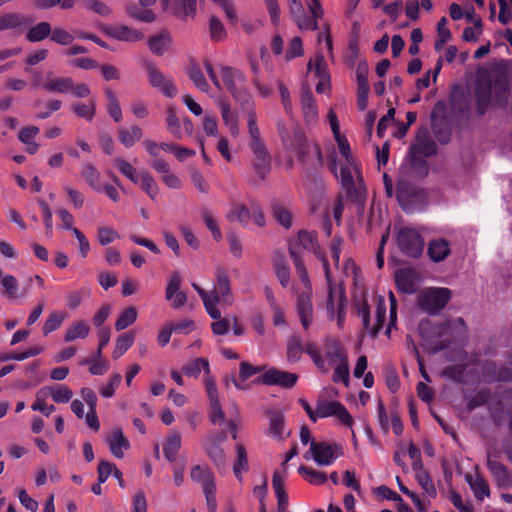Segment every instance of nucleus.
I'll use <instances>...</instances> for the list:
<instances>
[{
	"label": "nucleus",
	"instance_id": "f257e3e1",
	"mask_svg": "<svg viewBox=\"0 0 512 512\" xmlns=\"http://www.w3.org/2000/svg\"><path fill=\"white\" fill-rule=\"evenodd\" d=\"M334 138L337 142L339 152L345 160V163L341 165L340 174L338 175L336 156L335 153L332 152L328 156L330 171L340 179L341 185L345 189L348 196L355 198V200H360L363 198L365 189L362 185V177L352 156L348 140L341 134L334 136Z\"/></svg>",
	"mask_w": 512,
	"mask_h": 512
},
{
	"label": "nucleus",
	"instance_id": "f03ea898",
	"mask_svg": "<svg viewBox=\"0 0 512 512\" xmlns=\"http://www.w3.org/2000/svg\"><path fill=\"white\" fill-rule=\"evenodd\" d=\"M509 83L504 76L479 77L475 84L474 99L477 113L484 115L491 106L504 107L508 103Z\"/></svg>",
	"mask_w": 512,
	"mask_h": 512
},
{
	"label": "nucleus",
	"instance_id": "7ed1b4c3",
	"mask_svg": "<svg viewBox=\"0 0 512 512\" xmlns=\"http://www.w3.org/2000/svg\"><path fill=\"white\" fill-rule=\"evenodd\" d=\"M289 254L294 262L298 277L304 286V290L297 296L296 308L301 324L307 330L313 321L312 286L308 271L295 245H289Z\"/></svg>",
	"mask_w": 512,
	"mask_h": 512
},
{
	"label": "nucleus",
	"instance_id": "20e7f679",
	"mask_svg": "<svg viewBox=\"0 0 512 512\" xmlns=\"http://www.w3.org/2000/svg\"><path fill=\"white\" fill-rule=\"evenodd\" d=\"M277 130L284 148L296 152L300 162H306L308 155L313 152L319 164L323 165L324 160L319 145L309 142L301 130L295 128L290 135L282 122L277 123Z\"/></svg>",
	"mask_w": 512,
	"mask_h": 512
},
{
	"label": "nucleus",
	"instance_id": "39448f33",
	"mask_svg": "<svg viewBox=\"0 0 512 512\" xmlns=\"http://www.w3.org/2000/svg\"><path fill=\"white\" fill-rule=\"evenodd\" d=\"M323 348L324 356L321 355L317 344L313 342L306 344V353L311 357L315 366L323 373L329 371V365L332 366L348 359L345 348L336 338H326Z\"/></svg>",
	"mask_w": 512,
	"mask_h": 512
},
{
	"label": "nucleus",
	"instance_id": "423d86ee",
	"mask_svg": "<svg viewBox=\"0 0 512 512\" xmlns=\"http://www.w3.org/2000/svg\"><path fill=\"white\" fill-rule=\"evenodd\" d=\"M397 247L400 252L410 258H418L422 255L425 242L422 235L413 228L402 227L396 235Z\"/></svg>",
	"mask_w": 512,
	"mask_h": 512
},
{
	"label": "nucleus",
	"instance_id": "0eeeda50",
	"mask_svg": "<svg viewBox=\"0 0 512 512\" xmlns=\"http://www.w3.org/2000/svg\"><path fill=\"white\" fill-rule=\"evenodd\" d=\"M190 477L202 486L209 512H215L217 509L216 485L212 471L206 466L196 465L191 469Z\"/></svg>",
	"mask_w": 512,
	"mask_h": 512
},
{
	"label": "nucleus",
	"instance_id": "6e6552de",
	"mask_svg": "<svg viewBox=\"0 0 512 512\" xmlns=\"http://www.w3.org/2000/svg\"><path fill=\"white\" fill-rule=\"evenodd\" d=\"M451 298V291L447 288H431L418 295L419 307L429 314H436L444 308Z\"/></svg>",
	"mask_w": 512,
	"mask_h": 512
},
{
	"label": "nucleus",
	"instance_id": "1a4fd4ad",
	"mask_svg": "<svg viewBox=\"0 0 512 512\" xmlns=\"http://www.w3.org/2000/svg\"><path fill=\"white\" fill-rule=\"evenodd\" d=\"M342 454V447L339 444L312 440L310 449L305 453L304 458L310 459L312 457L318 465L329 466Z\"/></svg>",
	"mask_w": 512,
	"mask_h": 512
},
{
	"label": "nucleus",
	"instance_id": "9d476101",
	"mask_svg": "<svg viewBox=\"0 0 512 512\" xmlns=\"http://www.w3.org/2000/svg\"><path fill=\"white\" fill-rule=\"evenodd\" d=\"M437 152L435 141L426 131L419 132L416 136V142L410 147L409 159L413 166L425 164L424 157H430Z\"/></svg>",
	"mask_w": 512,
	"mask_h": 512
},
{
	"label": "nucleus",
	"instance_id": "9b49d317",
	"mask_svg": "<svg viewBox=\"0 0 512 512\" xmlns=\"http://www.w3.org/2000/svg\"><path fill=\"white\" fill-rule=\"evenodd\" d=\"M211 297L215 306L217 303L231 305L233 302L229 272L223 266H218L215 270V285Z\"/></svg>",
	"mask_w": 512,
	"mask_h": 512
},
{
	"label": "nucleus",
	"instance_id": "f8f14e48",
	"mask_svg": "<svg viewBox=\"0 0 512 512\" xmlns=\"http://www.w3.org/2000/svg\"><path fill=\"white\" fill-rule=\"evenodd\" d=\"M335 416L342 424L351 427L353 418L348 410L338 401H319L315 409V422L318 418Z\"/></svg>",
	"mask_w": 512,
	"mask_h": 512
},
{
	"label": "nucleus",
	"instance_id": "ddd939ff",
	"mask_svg": "<svg viewBox=\"0 0 512 512\" xmlns=\"http://www.w3.org/2000/svg\"><path fill=\"white\" fill-rule=\"evenodd\" d=\"M221 76L225 87L236 100L246 96V77L239 69L224 66L221 68Z\"/></svg>",
	"mask_w": 512,
	"mask_h": 512
},
{
	"label": "nucleus",
	"instance_id": "4468645a",
	"mask_svg": "<svg viewBox=\"0 0 512 512\" xmlns=\"http://www.w3.org/2000/svg\"><path fill=\"white\" fill-rule=\"evenodd\" d=\"M320 261L322 262V266L324 269L325 278L328 286V299H327V314L330 319L335 318V313L337 311V299L340 292L345 295V290L341 286H337L331 276L329 262L326 256L320 255Z\"/></svg>",
	"mask_w": 512,
	"mask_h": 512
},
{
	"label": "nucleus",
	"instance_id": "2eb2a0df",
	"mask_svg": "<svg viewBox=\"0 0 512 512\" xmlns=\"http://www.w3.org/2000/svg\"><path fill=\"white\" fill-rule=\"evenodd\" d=\"M148 81L150 85L165 96L172 98L177 94V88L170 78H167L157 67L151 64L146 65Z\"/></svg>",
	"mask_w": 512,
	"mask_h": 512
},
{
	"label": "nucleus",
	"instance_id": "dca6fc26",
	"mask_svg": "<svg viewBox=\"0 0 512 512\" xmlns=\"http://www.w3.org/2000/svg\"><path fill=\"white\" fill-rule=\"evenodd\" d=\"M298 380V375L295 373L280 371L271 368L263 373L258 381L266 385H279L284 388H292Z\"/></svg>",
	"mask_w": 512,
	"mask_h": 512
},
{
	"label": "nucleus",
	"instance_id": "f3484780",
	"mask_svg": "<svg viewBox=\"0 0 512 512\" xmlns=\"http://www.w3.org/2000/svg\"><path fill=\"white\" fill-rule=\"evenodd\" d=\"M253 153L252 165L256 174L261 178L270 173L272 158L265 144L249 147Z\"/></svg>",
	"mask_w": 512,
	"mask_h": 512
},
{
	"label": "nucleus",
	"instance_id": "a211bd4d",
	"mask_svg": "<svg viewBox=\"0 0 512 512\" xmlns=\"http://www.w3.org/2000/svg\"><path fill=\"white\" fill-rule=\"evenodd\" d=\"M300 102L305 123L307 125L315 124L318 119V107L309 87L302 86L300 92Z\"/></svg>",
	"mask_w": 512,
	"mask_h": 512
},
{
	"label": "nucleus",
	"instance_id": "6ab92c4d",
	"mask_svg": "<svg viewBox=\"0 0 512 512\" xmlns=\"http://www.w3.org/2000/svg\"><path fill=\"white\" fill-rule=\"evenodd\" d=\"M357 106L359 110L363 111L368 105V67L366 63H359L357 70Z\"/></svg>",
	"mask_w": 512,
	"mask_h": 512
},
{
	"label": "nucleus",
	"instance_id": "aec40b11",
	"mask_svg": "<svg viewBox=\"0 0 512 512\" xmlns=\"http://www.w3.org/2000/svg\"><path fill=\"white\" fill-rule=\"evenodd\" d=\"M73 88V79L71 77L56 76L54 72L48 71L45 74L43 90L49 93H68Z\"/></svg>",
	"mask_w": 512,
	"mask_h": 512
},
{
	"label": "nucleus",
	"instance_id": "412c9836",
	"mask_svg": "<svg viewBox=\"0 0 512 512\" xmlns=\"http://www.w3.org/2000/svg\"><path fill=\"white\" fill-rule=\"evenodd\" d=\"M106 442L109 445L110 452L118 459L124 457V450L130 447L128 439L124 436L121 429H115L106 436Z\"/></svg>",
	"mask_w": 512,
	"mask_h": 512
},
{
	"label": "nucleus",
	"instance_id": "4be33fe9",
	"mask_svg": "<svg viewBox=\"0 0 512 512\" xmlns=\"http://www.w3.org/2000/svg\"><path fill=\"white\" fill-rule=\"evenodd\" d=\"M106 34L120 41L136 42L143 39L144 35L134 28L125 25H116L106 29Z\"/></svg>",
	"mask_w": 512,
	"mask_h": 512
},
{
	"label": "nucleus",
	"instance_id": "5701e85b",
	"mask_svg": "<svg viewBox=\"0 0 512 512\" xmlns=\"http://www.w3.org/2000/svg\"><path fill=\"white\" fill-rule=\"evenodd\" d=\"M449 242L444 238L431 240L428 244L427 253L432 261L441 262L450 255Z\"/></svg>",
	"mask_w": 512,
	"mask_h": 512
},
{
	"label": "nucleus",
	"instance_id": "b1692460",
	"mask_svg": "<svg viewBox=\"0 0 512 512\" xmlns=\"http://www.w3.org/2000/svg\"><path fill=\"white\" fill-rule=\"evenodd\" d=\"M32 19L21 13H6L0 16V32L8 29H17L30 25Z\"/></svg>",
	"mask_w": 512,
	"mask_h": 512
},
{
	"label": "nucleus",
	"instance_id": "393cba45",
	"mask_svg": "<svg viewBox=\"0 0 512 512\" xmlns=\"http://www.w3.org/2000/svg\"><path fill=\"white\" fill-rule=\"evenodd\" d=\"M204 449L208 455V457L215 463V465L220 468L226 467V457L224 450L216 444V440L214 437H208Z\"/></svg>",
	"mask_w": 512,
	"mask_h": 512
},
{
	"label": "nucleus",
	"instance_id": "a878e982",
	"mask_svg": "<svg viewBox=\"0 0 512 512\" xmlns=\"http://www.w3.org/2000/svg\"><path fill=\"white\" fill-rule=\"evenodd\" d=\"M395 282L398 289L407 294H413L416 291L414 282V272L409 269H400L395 273Z\"/></svg>",
	"mask_w": 512,
	"mask_h": 512
},
{
	"label": "nucleus",
	"instance_id": "bb28decb",
	"mask_svg": "<svg viewBox=\"0 0 512 512\" xmlns=\"http://www.w3.org/2000/svg\"><path fill=\"white\" fill-rule=\"evenodd\" d=\"M273 268L280 284L282 287L286 288L290 282V269L282 253L277 252L274 254Z\"/></svg>",
	"mask_w": 512,
	"mask_h": 512
},
{
	"label": "nucleus",
	"instance_id": "cd10ccee",
	"mask_svg": "<svg viewBox=\"0 0 512 512\" xmlns=\"http://www.w3.org/2000/svg\"><path fill=\"white\" fill-rule=\"evenodd\" d=\"M268 434L279 440L285 438V418L281 412L273 411L269 413Z\"/></svg>",
	"mask_w": 512,
	"mask_h": 512
},
{
	"label": "nucleus",
	"instance_id": "c85d7f7f",
	"mask_svg": "<svg viewBox=\"0 0 512 512\" xmlns=\"http://www.w3.org/2000/svg\"><path fill=\"white\" fill-rule=\"evenodd\" d=\"M142 137H143V131L137 125L131 126L130 128H120L118 130L119 141L126 148L132 147Z\"/></svg>",
	"mask_w": 512,
	"mask_h": 512
},
{
	"label": "nucleus",
	"instance_id": "c756f323",
	"mask_svg": "<svg viewBox=\"0 0 512 512\" xmlns=\"http://www.w3.org/2000/svg\"><path fill=\"white\" fill-rule=\"evenodd\" d=\"M52 27L49 22L42 21L32 26L26 33V39L31 43L40 42L51 35Z\"/></svg>",
	"mask_w": 512,
	"mask_h": 512
},
{
	"label": "nucleus",
	"instance_id": "7c9ffc66",
	"mask_svg": "<svg viewBox=\"0 0 512 512\" xmlns=\"http://www.w3.org/2000/svg\"><path fill=\"white\" fill-rule=\"evenodd\" d=\"M306 352V345H303L298 335H292L287 342V360L292 363L298 362L303 352Z\"/></svg>",
	"mask_w": 512,
	"mask_h": 512
},
{
	"label": "nucleus",
	"instance_id": "2f4dec72",
	"mask_svg": "<svg viewBox=\"0 0 512 512\" xmlns=\"http://www.w3.org/2000/svg\"><path fill=\"white\" fill-rule=\"evenodd\" d=\"M82 177L87 184L95 191L102 192V185L100 183L101 174L92 163H87L82 167Z\"/></svg>",
	"mask_w": 512,
	"mask_h": 512
},
{
	"label": "nucleus",
	"instance_id": "473e14b6",
	"mask_svg": "<svg viewBox=\"0 0 512 512\" xmlns=\"http://www.w3.org/2000/svg\"><path fill=\"white\" fill-rule=\"evenodd\" d=\"M247 126L250 136L249 147L265 144L261 138L260 130L257 126V116L253 108H249L247 113Z\"/></svg>",
	"mask_w": 512,
	"mask_h": 512
},
{
	"label": "nucleus",
	"instance_id": "72a5a7b5",
	"mask_svg": "<svg viewBox=\"0 0 512 512\" xmlns=\"http://www.w3.org/2000/svg\"><path fill=\"white\" fill-rule=\"evenodd\" d=\"M181 442H182L181 435L177 431L170 433L168 435V437L166 438V441L164 443L163 452H164V456L169 461L175 460L176 455H177L179 449L181 448Z\"/></svg>",
	"mask_w": 512,
	"mask_h": 512
},
{
	"label": "nucleus",
	"instance_id": "f704fd0d",
	"mask_svg": "<svg viewBox=\"0 0 512 512\" xmlns=\"http://www.w3.org/2000/svg\"><path fill=\"white\" fill-rule=\"evenodd\" d=\"M42 389H46L47 396H51L56 403H67L73 397V391L66 385L46 386Z\"/></svg>",
	"mask_w": 512,
	"mask_h": 512
},
{
	"label": "nucleus",
	"instance_id": "c9c22d12",
	"mask_svg": "<svg viewBox=\"0 0 512 512\" xmlns=\"http://www.w3.org/2000/svg\"><path fill=\"white\" fill-rule=\"evenodd\" d=\"M141 189L152 199L155 200L159 193V186L153 176L145 170L139 173V183Z\"/></svg>",
	"mask_w": 512,
	"mask_h": 512
},
{
	"label": "nucleus",
	"instance_id": "e433bc0d",
	"mask_svg": "<svg viewBox=\"0 0 512 512\" xmlns=\"http://www.w3.org/2000/svg\"><path fill=\"white\" fill-rule=\"evenodd\" d=\"M299 244L307 250L312 251L317 258L320 260V255L325 256L319 249L317 237L315 232H308L305 230L299 231L298 233Z\"/></svg>",
	"mask_w": 512,
	"mask_h": 512
},
{
	"label": "nucleus",
	"instance_id": "4c0bfd02",
	"mask_svg": "<svg viewBox=\"0 0 512 512\" xmlns=\"http://www.w3.org/2000/svg\"><path fill=\"white\" fill-rule=\"evenodd\" d=\"M219 107L225 125L229 128L233 136H238L239 127L237 116L231 112L229 103L227 101L222 100L220 101Z\"/></svg>",
	"mask_w": 512,
	"mask_h": 512
},
{
	"label": "nucleus",
	"instance_id": "58836bf2",
	"mask_svg": "<svg viewBox=\"0 0 512 512\" xmlns=\"http://www.w3.org/2000/svg\"><path fill=\"white\" fill-rule=\"evenodd\" d=\"M467 482L469 483L471 489L474 492L475 497L478 500H483L485 497L489 496L490 490L488 483L479 475L476 476H467Z\"/></svg>",
	"mask_w": 512,
	"mask_h": 512
},
{
	"label": "nucleus",
	"instance_id": "ea45409f",
	"mask_svg": "<svg viewBox=\"0 0 512 512\" xmlns=\"http://www.w3.org/2000/svg\"><path fill=\"white\" fill-rule=\"evenodd\" d=\"M90 332V327L84 321H76L72 323L66 330L64 340L66 342L74 341L78 338H85Z\"/></svg>",
	"mask_w": 512,
	"mask_h": 512
},
{
	"label": "nucleus",
	"instance_id": "a19ab883",
	"mask_svg": "<svg viewBox=\"0 0 512 512\" xmlns=\"http://www.w3.org/2000/svg\"><path fill=\"white\" fill-rule=\"evenodd\" d=\"M135 333L132 331L123 333L120 335L115 344V348L112 353L114 359L120 358L134 343Z\"/></svg>",
	"mask_w": 512,
	"mask_h": 512
},
{
	"label": "nucleus",
	"instance_id": "79ce46f5",
	"mask_svg": "<svg viewBox=\"0 0 512 512\" xmlns=\"http://www.w3.org/2000/svg\"><path fill=\"white\" fill-rule=\"evenodd\" d=\"M236 461L234 463L233 472L237 479H242V473L247 472L249 465H248V458H247V452L245 447L242 444H238L236 446Z\"/></svg>",
	"mask_w": 512,
	"mask_h": 512
},
{
	"label": "nucleus",
	"instance_id": "37998d69",
	"mask_svg": "<svg viewBox=\"0 0 512 512\" xmlns=\"http://www.w3.org/2000/svg\"><path fill=\"white\" fill-rule=\"evenodd\" d=\"M0 284L3 288V294L9 299H16L18 297V280L12 275H4L0 268Z\"/></svg>",
	"mask_w": 512,
	"mask_h": 512
},
{
	"label": "nucleus",
	"instance_id": "c03bdc74",
	"mask_svg": "<svg viewBox=\"0 0 512 512\" xmlns=\"http://www.w3.org/2000/svg\"><path fill=\"white\" fill-rule=\"evenodd\" d=\"M273 216L276 221L286 229L292 225V216L289 209L279 202H274L272 205Z\"/></svg>",
	"mask_w": 512,
	"mask_h": 512
},
{
	"label": "nucleus",
	"instance_id": "a18cd8bd",
	"mask_svg": "<svg viewBox=\"0 0 512 512\" xmlns=\"http://www.w3.org/2000/svg\"><path fill=\"white\" fill-rule=\"evenodd\" d=\"M138 312L135 307H128L121 312L118 319L115 322V329L122 331L127 327L131 326L137 320Z\"/></svg>",
	"mask_w": 512,
	"mask_h": 512
},
{
	"label": "nucleus",
	"instance_id": "49530a36",
	"mask_svg": "<svg viewBox=\"0 0 512 512\" xmlns=\"http://www.w3.org/2000/svg\"><path fill=\"white\" fill-rule=\"evenodd\" d=\"M105 95L108 100L107 104V112L113 118L115 122H120L122 120V110L115 92L111 89L105 90Z\"/></svg>",
	"mask_w": 512,
	"mask_h": 512
},
{
	"label": "nucleus",
	"instance_id": "de8ad7c7",
	"mask_svg": "<svg viewBox=\"0 0 512 512\" xmlns=\"http://www.w3.org/2000/svg\"><path fill=\"white\" fill-rule=\"evenodd\" d=\"M166 124L168 131L177 139L183 138L181 123L174 107L167 108Z\"/></svg>",
	"mask_w": 512,
	"mask_h": 512
},
{
	"label": "nucleus",
	"instance_id": "09e8293b",
	"mask_svg": "<svg viewBox=\"0 0 512 512\" xmlns=\"http://www.w3.org/2000/svg\"><path fill=\"white\" fill-rule=\"evenodd\" d=\"M170 42L171 39L168 34H160L150 37L148 40V45L152 53L160 56L165 53Z\"/></svg>",
	"mask_w": 512,
	"mask_h": 512
},
{
	"label": "nucleus",
	"instance_id": "8fccbe9b",
	"mask_svg": "<svg viewBox=\"0 0 512 512\" xmlns=\"http://www.w3.org/2000/svg\"><path fill=\"white\" fill-rule=\"evenodd\" d=\"M46 391H47L46 389H40L37 391L36 396H35V401L32 404L31 408L33 411H39L43 415L49 416L50 414H52L55 411V406L47 405V403L45 401L46 398L48 397Z\"/></svg>",
	"mask_w": 512,
	"mask_h": 512
},
{
	"label": "nucleus",
	"instance_id": "3c124183",
	"mask_svg": "<svg viewBox=\"0 0 512 512\" xmlns=\"http://www.w3.org/2000/svg\"><path fill=\"white\" fill-rule=\"evenodd\" d=\"M202 368L206 374L209 373L208 360L200 357L183 366L182 371L187 376L197 377L200 374Z\"/></svg>",
	"mask_w": 512,
	"mask_h": 512
},
{
	"label": "nucleus",
	"instance_id": "603ef678",
	"mask_svg": "<svg viewBox=\"0 0 512 512\" xmlns=\"http://www.w3.org/2000/svg\"><path fill=\"white\" fill-rule=\"evenodd\" d=\"M230 220H236L241 225L247 226L251 221V204L249 206L236 205L228 215Z\"/></svg>",
	"mask_w": 512,
	"mask_h": 512
},
{
	"label": "nucleus",
	"instance_id": "864d4df0",
	"mask_svg": "<svg viewBox=\"0 0 512 512\" xmlns=\"http://www.w3.org/2000/svg\"><path fill=\"white\" fill-rule=\"evenodd\" d=\"M192 287L197 291L199 296L201 297L204 307L209 314L210 317H218L219 309L214 305V300L211 297V292L208 293L203 288H201L198 284L193 283Z\"/></svg>",
	"mask_w": 512,
	"mask_h": 512
},
{
	"label": "nucleus",
	"instance_id": "5fc2aeb1",
	"mask_svg": "<svg viewBox=\"0 0 512 512\" xmlns=\"http://www.w3.org/2000/svg\"><path fill=\"white\" fill-rule=\"evenodd\" d=\"M113 162L117 169L120 171V173L127 177L132 183H139V174L137 173V170L129 162L122 158H116Z\"/></svg>",
	"mask_w": 512,
	"mask_h": 512
},
{
	"label": "nucleus",
	"instance_id": "6e6d98bb",
	"mask_svg": "<svg viewBox=\"0 0 512 512\" xmlns=\"http://www.w3.org/2000/svg\"><path fill=\"white\" fill-rule=\"evenodd\" d=\"M96 103L94 99H90L87 104L74 103L72 105L73 112L81 118L91 121L95 115Z\"/></svg>",
	"mask_w": 512,
	"mask_h": 512
},
{
	"label": "nucleus",
	"instance_id": "4d7b16f0",
	"mask_svg": "<svg viewBox=\"0 0 512 512\" xmlns=\"http://www.w3.org/2000/svg\"><path fill=\"white\" fill-rule=\"evenodd\" d=\"M42 351H43L42 347L35 346V347L29 348L26 351L21 352V353H12V352L3 353L0 355V361L1 362H5V361H9V360L23 361L30 357L37 356Z\"/></svg>",
	"mask_w": 512,
	"mask_h": 512
},
{
	"label": "nucleus",
	"instance_id": "13d9d810",
	"mask_svg": "<svg viewBox=\"0 0 512 512\" xmlns=\"http://www.w3.org/2000/svg\"><path fill=\"white\" fill-rule=\"evenodd\" d=\"M188 75L198 89L203 92H207L209 90V84L206 81L199 66L196 64H191L188 68Z\"/></svg>",
	"mask_w": 512,
	"mask_h": 512
},
{
	"label": "nucleus",
	"instance_id": "bf43d9fd",
	"mask_svg": "<svg viewBox=\"0 0 512 512\" xmlns=\"http://www.w3.org/2000/svg\"><path fill=\"white\" fill-rule=\"evenodd\" d=\"M80 364H90L89 372L92 375H103L109 369V363L107 360H104L102 358L97 359L95 356L82 360Z\"/></svg>",
	"mask_w": 512,
	"mask_h": 512
},
{
	"label": "nucleus",
	"instance_id": "052dcab7",
	"mask_svg": "<svg viewBox=\"0 0 512 512\" xmlns=\"http://www.w3.org/2000/svg\"><path fill=\"white\" fill-rule=\"evenodd\" d=\"M65 317H66V314L63 312H57V311L52 312L48 316V318L46 319V321L43 325L44 336H47L51 332L57 330L63 323Z\"/></svg>",
	"mask_w": 512,
	"mask_h": 512
},
{
	"label": "nucleus",
	"instance_id": "680f3d73",
	"mask_svg": "<svg viewBox=\"0 0 512 512\" xmlns=\"http://www.w3.org/2000/svg\"><path fill=\"white\" fill-rule=\"evenodd\" d=\"M210 38L213 41H222L226 37V30L223 23L217 17H211L209 21Z\"/></svg>",
	"mask_w": 512,
	"mask_h": 512
},
{
	"label": "nucleus",
	"instance_id": "e2e57ef3",
	"mask_svg": "<svg viewBox=\"0 0 512 512\" xmlns=\"http://www.w3.org/2000/svg\"><path fill=\"white\" fill-rule=\"evenodd\" d=\"M416 480L429 497H431V498L436 497V495H437L436 488H435L429 474L427 473V471L418 472L416 474Z\"/></svg>",
	"mask_w": 512,
	"mask_h": 512
},
{
	"label": "nucleus",
	"instance_id": "0e129e2a",
	"mask_svg": "<svg viewBox=\"0 0 512 512\" xmlns=\"http://www.w3.org/2000/svg\"><path fill=\"white\" fill-rule=\"evenodd\" d=\"M334 374L333 381L334 382H343L346 386L349 384V363L348 359L334 364Z\"/></svg>",
	"mask_w": 512,
	"mask_h": 512
},
{
	"label": "nucleus",
	"instance_id": "69168bd1",
	"mask_svg": "<svg viewBox=\"0 0 512 512\" xmlns=\"http://www.w3.org/2000/svg\"><path fill=\"white\" fill-rule=\"evenodd\" d=\"M209 403H210V410H209V414H208L209 420L213 424L221 425L222 423L225 422V413L220 404V400L214 399L213 401H209Z\"/></svg>",
	"mask_w": 512,
	"mask_h": 512
},
{
	"label": "nucleus",
	"instance_id": "338daca9",
	"mask_svg": "<svg viewBox=\"0 0 512 512\" xmlns=\"http://www.w3.org/2000/svg\"><path fill=\"white\" fill-rule=\"evenodd\" d=\"M127 13L134 19L150 23L155 20V14L148 9H141L137 6H132L127 8Z\"/></svg>",
	"mask_w": 512,
	"mask_h": 512
},
{
	"label": "nucleus",
	"instance_id": "774afa93",
	"mask_svg": "<svg viewBox=\"0 0 512 512\" xmlns=\"http://www.w3.org/2000/svg\"><path fill=\"white\" fill-rule=\"evenodd\" d=\"M293 21L302 31L318 29V20L315 19L312 15L308 16L306 12H303L302 15L294 17Z\"/></svg>",
	"mask_w": 512,
	"mask_h": 512
}]
</instances>
